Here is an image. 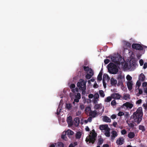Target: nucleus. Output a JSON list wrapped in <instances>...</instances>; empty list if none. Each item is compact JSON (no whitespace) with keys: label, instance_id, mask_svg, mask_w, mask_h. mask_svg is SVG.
Wrapping results in <instances>:
<instances>
[{"label":"nucleus","instance_id":"nucleus-1","mask_svg":"<svg viewBox=\"0 0 147 147\" xmlns=\"http://www.w3.org/2000/svg\"><path fill=\"white\" fill-rule=\"evenodd\" d=\"M143 115L142 108L140 107L137 109L136 111L133 113L131 117H133L134 121L138 124L140 123L142 120Z\"/></svg>","mask_w":147,"mask_h":147},{"label":"nucleus","instance_id":"nucleus-2","mask_svg":"<svg viewBox=\"0 0 147 147\" xmlns=\"http://www.w3.org/2000/svg\"><path fill=\"white\" fill-rule=\"evenodd\" d=\"M109 72L112 74H115L118 72V69L117 65L112 63H110L107 65Z\"/></svg>","mask_w":147,"mask_h":147},{"label":"nucleus","instance_id":"nucleus-3","mask_svg":"<svg viewBox=\"0 0 147 147\" xmlns=\"http://www.w3.org/2000/svg\"><path fill=\"white\" fill-rule=\"evenodd\" d=\"M92 131H93L94 132L92 133V135L89 136L88 137H87L86 138V141L88 144L90 143L93 144L96 140L97 134L95 132L94 129Z\"/></svg>","mask_w":147,"mask_h":147},{"label":"nucleus","instance_id":"nucleus-4","mask_svg":"<svg viewBox=\"0 0 147 147\" xmlns=\"http://www.w3.org/2000/svg\"><path fill=\"white\" fill-rule=\"evenodd\" d=\"M87 81L84 82V80L81 79L80 82L77 83V86L79 88L80 90L84 91L86 89V83Z\"/></svg>","mask_w":147,"mask_h":147},{"label":"nucleus","instance_id":"nucleus-5","mask_svg":"<svg viewBox=\"0 0 147 147\" xmlns=\"http://www.w3.org/2000/svg\"><path fill=\"white\" fill-rule=\"evenodd\" d=\"M132 48L139 50H142L143 47L141 45L138 43L133 44L132 45Z\"/></svg>","mask_w":147,"mask_h":147},{"label":"nucleus","instance_id":"nucleus-6","mask_svg":"<svg viewBox=\"0 0 147 147\" xmlns=\"http://www.w3.org/2000/svg\"><path fill=\"white\" fill-rule=\"evenodd\" d=\"M136 64L135 62L130 61L128 65V68L130 70H133L135 68Z\"/></svg>","mask_w":147,"mask_h":147},{"label":"nucleus","instance_id":"nucleus-7","mask_svg":"<svg viewBox=\"0 0 147 147\" xmlns=\"http://www.w3.org/2000/svg\"><path fill=\"white\" fill-rule=\"evenodd\" d=\"M124 139L123 137H120L118 138L116 141V143L117 145H121L124 143Z\"/></svg>","mask_w":147,"mask_h":147},{"label":"nucleus","instance_id":"nucleus-8","mask_svg":"<svg viewBox=\"0 0 147 147\" xmlns=\"http://www.w3.org/2000/svg\"><path fill=\"white\" fill-rule=\"evenodd\" d=\"M111 96L112 98L115 99H119L121 96L120 94L115 93L112 94Z\"/></svg>","mask_w":147,"mask_h":147},{"label":"nucleus","instance_id":"nucleus-9","mask_svg":"<svg viewBox=\"0 0 147 147\" xmlns=\"http://www.w3.org/2000/svg\"><path fill=\"white\" fill-rule=\"evenodd\" d=\"M133 82L132 81H128L127 83V86L129 90H131L132 89Z\"/></svg>","mask_w":147,"mask_h":147},{"label":"nucleus","instance_id":"nucleus-10","mask_svg":"<svg viewBox=\"0 0 147 147\" xmlns=\"http://www.w3.org/2000/svg\"><path fill=\"white\" fill-rule=\"evenodd\" d=\"M67 121L68 125L72 126L73 125L72 119L71 116H70L67 117Z\"/></svg>","mask_w":147,"mask_h":147},{"label":"nucleus","instance_id":"nucleus-11","mask_svg":"<svg viewBox=\"0 0 147 147\" xmlns=\"http://www.w3.org/2000/svg\"><path fill=\"white\" fill-rule=\"evenodd\" d=\"M111 134V139L113 140L117 136L118 134L116 131L115 130L113 131Z\"/></svg>","mask_w":147,"mask_h":147},{"label":"nucleus","instance_id":"nucleus-12","mask_svg":"<svg viewBox=\"0 0 147 147\" xmlns=\"http://www.w3.org/2000/svg\"><path fill=\"white\" fill-rule=\"evenodd\" d=\"M97 114V113L95 110L91 111L89 113V115L92 118L95 117Z\"/></svg>","mask_w":147,"mask_h":147},{"label":"nucleus","instance_id":"nucleus-13","mask_svg":"<svg viewBox=\"0 0 147 147\" xmlns=\"http://www.w3.org/2000/svg\"><path fill=\"white\" fill-rule=\"evenodd\" d=\"M100 130H105L106 131L109 128L107 125H100L99 127Z\"/></svg>","mask_w":147,"mask_h":147},{"label":"nucleus","instance_id":"nucleus-14","mask_svg":"<svg viewBox=\"0 0 147 147\" xmlns=\"http://www.w3.org/2000/svg\"><path fill=\"white\" fill-rule=\"evenodd\" d=\"M123 106L126 107L127 108L131 109L133 107V105L132 104L129 102H127L124 103Z\"/></svg>","mask_w":147,"mask_h":147},{"label":"nucleus","instance_id":"nucleus-15","mask_svg":"<svg viewBox=\"0 0 147 147\" xmlns=\"http://www.w3.org/2000/svg\"><path fill=\"white\" fill-rule=\"evenodd\" d=\"M65 132H66V134H67L69 138H71L74 133V132L73 131L69 129L67 130L66 131H65Z\"/></svg>","mask_w":147,"mask_h":147},{"label":"nucleus","instance_id":"nucleus-16","mask_svg":"<svg viewBox=\"0 0 147 147\" xmlns=\"http://www.w3.org/2000/svg\"><path fill=\"white\" fill-rule=\"evenodd\" d=\"M138 79L139 81L143 82L145 79V76L143 73H141L139 76Z\"/></svg>","mask_w":147,"mask_h":147},{"label":"nucleus","instance_id":"nucleus-17","mask_svg":"<svg viewBox=\"0 0 147 147\" xmlns=\"http://www.w3.org/2000/svg\"><path fill=\"white\" fill-rule=\"evenodd\" d=\"M104 142V140L101 137L99 138L98 141L97 143V146L96 147H100V145L102 144Z\"/></svg>","mask_w":147,"mask_h":147},{"label":"nucleus","instance_id":"nucleus-18","mask_svg":"<svg viewBox=\"0 0 147 147\" xmlns=\"http://www.w3.org/2000/svg\"><path fill=\"white\" fill-rule=\"evenodd\" d=\"M66 132H63L61 135V138L64 140L67 141V138L66 136Z\"/></svg>","mask_w":147,"mask_h":147},{"label":"nucleus","instance_id":"nucleus-19","mask_svg":"<svg viewBox=\"0 0 147 147\" xmlns=\"http://www.w3.org/2000/svg\"><path fill=\"white\" fill-rule=\"evenodd\" d=\"M135 136V134L134 132H130L128 134V136L129 138H133Z\"/></svg>","mask_w":147,"mask_h":147},{"label":"nucleus","instance_id":"nucleus-20","mask_svg":"<svg viewBox=\"0 0 147 147\" xmlns=\"http://www.w3.org/2000/svg\"><path fill=\"white\" fill-rule=\"evenodd\" d=\"M117 83V81L116 80L112 77L111 79V84L112 85H116Z\"/></svg>","mask_w":147,"mask_h":147},{"label":"nucleus","instance_id":"nucleus-21","mask_svg":"<svg viewBox=\"0 0 147 147\" xmlns=\"http://www.w3.org/2000/svg\"><path fill=\"white\" fill-rule=\"evenodd\" d=\"M123 99L125 100H128L130 98V95L129 94H126L123 95Z\"/></svg>","mask_w":147,"mask_h":147},{"label":"nucleus","instance_id":"nucleus-22","mask_svg":"<svg viewBox=\"0 0 147 147\" xmlns=\"http://www.w3.org/2000/svg\"><path fill=\"white\" fill-rule=\"evenodd\" d=\"M124 76L123 75L122 73H120L118 75L117 78V79L124 80Z\"/></svg>","mask_w":147,"mask_h":147},{"label":"nucleus","instance_id":"nucleus-23","mask_svg":"<svg viewBox=\"0 0 147 147\" xmlns=\"http://www.w3.org/2000/svg\"><path fill=\"white\" fill-rule=\"evenodd\" d=\"M103 121L107 122L110 123L111 122V119L108 117L105 116H104L103 118Z\"/></svg>","mask_w":147,"mask_h":147},{"label":"nucleus","instance_id":"nucleus-24","mask_svg":"<svg viewBox=\"0 0 147 147\" xmlns=\"http://www.w3.org/2000/svg\"><path fill=\"white\" fill-rule=\"evenodd\" d=\"M102 72L101 71L99 73L97 77V80L100 81L102 80Z\"/></svg>","mask_w":147,"mask_h":147},{"label":"nucleus","instance_id":"nucleus-25","mask_svg":"<svg viewBox=\"0 0 147 147\" xmlns=\"http://www.w3.org/2000/svg\"><path fill=\"white\" fill-rule=\"evenodd\" d=\"M111 59L112 62L116 63H118L117 62V61H118V60H117V57H112L111 58Z\"/></svg>","mask_w":147,"mask_h":147},{"label":"nucleus","instance_id":"nucleus-26","mask_svg":"<svg viewBox=\"0 0 147 147\" xmlns=\"http://www.w3.org/2000/svg\"><path fill=\"white\" fill-rule=\"evenodd\" d=\"M124 44L125 46L128 48H130L131 47V44L128 42L124 41Z\"/></svg>","mask_w":147,"mask_h":147},{"label":"nucleus","instance_id":"nucleus-27","mask_svg":"<svg viewBox=\"0 0 147 147\" xmlns=\"http://www.w3.org/2000/svg\"><path fill=\"white\" fill-rule=\"evenodd\" d=\"M82 134L81 132H77L76 135V138L77 139H80L81 136Z\"/></svg>","mask_w":147,"mask_h":147},{"label":"nucleus","instance_id":"nucleus-28","mask_svg":"<svg viewBox=\"0 0 147 147\" xmlns=\"http://www.w3.org/2000/svg\"><path fill=\"white\" fill-rule=\"evenodd\" d=\"M110 129L109 128V129L107 130L106 131V132H105V136L107 137H109L110 136V132H109Z\"/></svg>","mask_w":147,"mask_h":147},{"label":"nucleus","instance_id":"nucleus-29","mask_svg":"<svg viewBox=\"0 0 147 147\" xmlns=\"http://www.w3.org/2000/svg\"><path fill=\"white\" fill-rule=\"evenodd\" d=\"M118 81V83L117 84L118 86L121 85L123 84V83L124 81V80H120L117 79Z\"/></svg>","mask_w":147,"mask_h":147},{"label":"nucleus","instance_id":"nucleus-30","mask_svg":"<svg viewBox=\"0 0 147 147\" xmlns=\"http://www.w3.org/2000/svg\"><path fill=\"white\" fill-rule=\"evenodd\" d=\"M138 90L139 92L136 94V95L137 96H140V94H141L142 93L143 90L142 89L140 88H138Z\"/></svg>","mask_w":147,"mask_h":147},{"label":"nucleus","instance_id":"nucleus-31","mask_svg":"<svg viewBox=\"0 0 147 147\" xmlns=\"http://www.w3.org/2000/svg\"><path fill=\"white\" fill-rule=\"evenodd\" d=\"M139 129L142 130L143 132L144 131L146 130L144 127L142 125H139Z\"/></svg>","mask_w":147,"mask_h":147},{"label":"nucleus","instance_id":"nucleus-32","mask_svg":"<svg viewBox=\"0 0 147 147\" xmlns=\"http://www.w3.org/2000/svg\"><path fill=\"white\" fill-rule=\"evenodd\" d=\"M112 98L111 96L107 97V98H105V102H109L112 99Z\"/></svg>","mask_w":147,"mask_h":147},{"label":"nucleus","instance_id":"nucleus-33","mask_svg":"<svg viewBox=\"0 0 147 147\" xmlns=\"http://www.w3.org/2000/svg\"><path fill=\"white\" fill-rule=\"evenodd\" d=\"M94 108L95 109H101L102 107L100 105L96 104L94 106Z\"/></svg>","mask_w":147,"mask_h":147},{"label":"nucleus","instance_id":"nucleus-34","mask_svg":"<svg viewBox=\"0 0 147 147\" xmlns=\"http://www.w3.org/2000/svg\"><path fill=\"white\" fill-rule=\"evenodd\" d=\"M99 93L100 96L102 97H104L105 96V94L104 91L102 90H100L99 91Z\"/></svg>","mask_w":147,"mask_h":147},{"label":"nucleus","instance_id":"nucleus-35","mask_svg":"<svg viewBox=\"0 0 147 147\" xmlns=\"http://www.w3.org/2000/svg\"><path fill=\"white\" fill-rule=\"evenodd\" d=\"M77 145V142H75L73 143H71L70 144L68 147H74Z\"/></svg>","mask_w":147,"mask_h":147},{"label":"nucleus","instance_id":"nucleus-36","mask_svg":"<svg viewBox=\"0 0 147 147\" xmlns=\"http://www.w3.org/2000/svg\"><path fill=\"white\" fill-rule=\"evenodd\" d=\"M74 102H73V104L74 105H75L76 104L75 103V102H79V99L78 98H76L74 99ZM76 107H77L78 106V104H76Z\"/></svg>","mask_w":147,"mask_h":147},{"label":"nucleus","instance_id":"nucleus-37","mask_svg":"<svg viewBox=\"0 0 147 147\" xmlns=\"http://www.w3.org/2000/svg\"><path fill=\"white\" fill-rule=\"evenodd\" d=\"M85 112L86 113H87L88 112H90L91 110V108L90 107H87L85 109Z\"/></svg>","mask_w":147,"mask_h":147},{"label":"nucleus","instance_id":"nucleus-38","mask_svg":"<svg viewBox=\"0 0 147 147\" xmlns=\"http://www.w3.org/2000/svg\"><path fill=\"white\" fill-rule=\"evenodd\" d=\"M74 121L77 124H79L80 123V119L78 117L75 118L74 119Z\"/></svg>","mask_w":147,"mask_h":147},{"label":"nucleus","instance_id":"nucleus-39","mask_svg":"<svg viewBox=\"0 0 147 147\" xmlns=\"http://www.w3.org/2000/svg\"><path fill=\"white\" fill-rule=\"evenodd\" d=\"M57 146L58 147H64V144L62 142H58L57 143Z\"/></svg>","mask_w":147,"mask_h":147},{"label":"nucleus","instance_id":"nucleus-40","mask_svg":"<svg viewBox=\"0 0 147 147\" xmlns=\"http://www.w3.org/2000/svg\"><path fill=\"white\" fill-rule=\"evenodd\" d=\"M92 76L89 74H87L85 76L86 78L87 79H90Z\"/></svg>","mask_w":147,"mask_h":147},{"label":"nucleus","instance_id":"nucleus-41","mask_svg":"<svg viewBox=\"0 0 147 147\" xmlns=\"http://www.w3.org/2000/svg\"><path fill=\"white\" fill-rule=\"evenodd\" d=\"M88 71H89V74L90 75L92 76L93 75L94 73L92 69L91 68H89V70Z\"/></svg>","mask_w":147,"mask_h":147},{"label":"nucleus","instance_id":"nucleus-42","mask_svg":"<svg viewBox=\"0 0 147 147\" xmlns=\"http://www.w3.org/2000/svg\"><path fill=\"white\" fill-rule=\"evenodd\" d=\"M72 105L71 104H66V107L68 109H70Z\"/></svg>","mask_w":147,"mask_h":147},{"label":"nucleus","instance_id":"nucleus-43","mask_svg":"<svg viewBox=\"0 0 147 147\" xmlns=\"http://www.w3.org/2000/svg\"><path fill=\"white\" fill-rule=\"evenodd\" d=\"M94 97V99H98L99 98V95L98 93L95 94Z\"/></svg>","mask_w":147,"mask_h":147},{"label":"nucleus","instance_id":"nucleus-44","mask_svg":"<svg viewBox=\"0 0 147 147\" xmlns=\"http://www.w3.org/2000/svg\"><path fill=\"white\" fill-rule=\"evenodd\" d=\"M127 124L128 125V126L129 127H130L131 128H133L134 127V124L132 123H127Z\"/></svg>","mask_w":147,"mask_h":147},{"label":"nucleus","instance_id":"nucleus-45","mask_svg":"<svg viewBox=\"0 0 147 147\" xmlns=\"http://www.w3.org/2000/svg\"><path fill=\"white\" fill-rule=\"evenodd\" d=\"M126 79L129 81H130L132 79V77L129 75H128L126 76Z\"/></svg>","mask_w":147,"mask_h":147},{"label":"nucleus","instance_id":"nucleus-46","mask_svg":"<svg viewBox=\"0 0 147 147\" xmlns=\"http://www.w3.org/2000/svg\"><path fill=\"white\" fill-rule=\"evenodd\" d=\"M121 133L122 135H125L127 133V131L125 129H123L121 131Z\"/></svg>","mask_w":147,"mask_h":147},{"label":"nucleus","instance_id":"nucleus-47","mask_svg":"<svg viewBox=\"0 0 147 147\" xmlns=\"http://www.w3.org/2000/svg\"><path fill=\"white\" fill-rule=\"evenodd\" d=\"M121 59L122 58L121 56H120L119 57H117V60H118V61H117V62H118V63H117V64H119L120 63Z\"/></svg>","mask_w":147,"mask_h":147},{"label":"nucleus","instance_id":"nucleus-48","mask_svg":"<svg viewBox=\"0 0 147 147\" xmlns=\"http://www.w3.org/2000/svg\"><path fill=\"white\" fill-rule=\"evenodd\" d=\"M75 97L77 98L80 99L81 98V95L80 93H78Z\"/></svg>","mask_w":147,"mask_h":147},{"label":"nucleus","instance_id":"nucleus-49","mask_svg":"<svg viewBox=\"0 0 147 147\" xmlns=\"http://www.w3.org/2000/svg\"><path fill=\"white\" fill-rule=\"evenodd\" d=\"M102 82L103 86L105 88L106 87V83L105 80H104V78H103L102 79Z\"/></svg>","mask_w":147,"mask_h":147},{"label":"nucleus","instance_id":"nucleus-50","mask_svg":"<svg viewBox=\"0 0 147 147\" xmlns=\"http://www.w3.org/2000/svg\"><path fill=\"white\" fill-rule=\"evenodd\" d=\"M124 113L121 111H119L118 113V115L119 116H121L124 115Z\"/></svg>","mask_w":147,"mask_h":147},{"label":"nucleus","instance_id":"nucleus-51","mask_svg":"<svg viewBox=\"0 0 147 147\" xmlns=\"http://www.w3.org/2000/svg\"><path fill=\"white\" fill-rule=\"evenodd\" d=\"M141 85V83L140 82V81H138L136 83V85L137 86H138V88H139L140 86Z\"/></svg>","mask_w":147,"mask_h":147},{"label":"nucleus","instance_id":"nucleus-52","mask_svg":"<svg viewBox=\"0 0 147 147\" xmlns=\"http://www.w3.org/2000/svg\"><path fill=\"white\" fill-rule=\"evenodd\" d=\"M59 106L60 105H59V107L57 109V115H59L60 114V113L61 112V109H59Z\"/></svg>","mask_w":147,"mask_h":147},{"label":"nucleus","instance_id":"nucleus-53","mask_svg":"<svg viewBox=\"0 0 147 147\" xmlns=\"http://www.w3.org/2000/svg\"><path fill=\"white\" fill-rule=\"evenodd\" d=\"M84 70L85 71H88L89 70V68L88 66H84L83 67Z\"/></svg>","mask_w":147,"mask_h":147},{"label":"nucleus","instance_id":"nucleus-54","mask_svg":"<svg viewBox=\"0 0 147 147\" xmlns=\"http://www.w3.org/2000/svg\"><path fill=\"white\" fill-rule=\"evenodd\" d=\"M107 78V79H109V76L107 74H104L103 76V78L104 80H105V79Z\"/></svg>","mask_w":147,"mask_h":147},{"label":"nucleus","instance_id":"nucleus-55","mask_svg":"<svg viewBox=\"0 0 147 147\" xmlns=\"http://www.w3.org/2000/svg\"><path fill=\"white\" fill-rule=\"evenodd\" d=\"M116 104V102L115 100H112L111 103V104L112 105L114 106Z\"/></svg>","mask_w":147,"mask_h":147},{"label":"nucleus","instance_id":"nucleus-56","mask_svg":"<svg viewBox=\"0 0 147 147\" xmlns=\"http://www.w3.org/2000/svg\"><path fill=\"white\" fill-rule=\"evenodd\" d=\"M142 102V100L141 99H140L136 101V104H140Z\"/></svg>","mask_w":147,"mask_h":147},{"label":"nucleus","instance_id":"nucleus-57","mask_svg":"<svg viewBox=\"0 0 147 147\" xmlns=\"http://www.w3.org/2000/svg\"><path fill=\"white\" fill-rule=\"evenodd\" d=\"M139 63L140 66H142L144 64V61L142 59H141L140 60Z\"/></svg>","mask_w":147,"mask_h":147},{"label":"nucleus","instance_id":"nucleus-58","mask_svg":"<svg viewBox=\"0 0 147 147\" xmlns=\"http://www.w3.org/2000/svg\"><path fill=\"white\" fill-rule=\"evenodd\" d=\"M84 105L83 104H81L80 105V108L81 109V110H82L84 109Z\"/></svg>","mask_w":147,"mask_h":147},{"label":"nucleus","instance_id":"nucleus-59","mask_svg":"<svg viewBox=\"0 0 147 147\" xmlns=\"http://www.w3.org/2000/svg\"><path fill=\"white\" fill-rule=\"evenodd\" d=\"M112 119H115L116 118V115L115 114L112 115L111 117Z\"/></svg>","mask_w":147,"mask_h":147},{"label":"nucleus","instance_id":"nucleus-60","mask_svg":"<svg viewBox=\"0 0 147 147\" xmlns=\"http://www.w3.org/2000/svg\"><path fill=\"white\" fill-rule=\"evenodd\" d=\"M75 87V85L74 84H72L70 86L71 89L74 88Z\"/></svg>","mask_w":147,"mask_h":147},{"label":"nucleus","instance_id":"nucleus-61","mask_svg":"<svg viewBox=\"0 0 147 147\" xmlns=\"http://www.w3.org/2000/svg\"><path fill=\"white\" fill-rule=\"evenodd\" d=\"M109 60L107 59H105L104 60V63L106 64H108L109 62Z\"/></svg>","mask_w":147,"mask_h":147},{"label":"nucleus","instance_id":"nucleus-62","mask_svg":"<svg viewBox=\"0 0 147 147\" xmlns=\"http://www.w3.org/2000/svg\"><path fill=\"white\" fill-rule=\"evenodd\" d=\"M88 97L90 98H92L94 97V95L92 94H90L88 95Z\"/></svg>","mask_w":147,"mask_h":147},{"label":"nucleus","instance_id":"nucleus-63","mask_svg":"<svg viewBox=\"0 0 147 147\" xmlns=\"http://www.w3.org/2000/svg\"><path fill=\"white\" fill-rule=\"evenodd\" d=\"M147 85V83L146 82H144L142 84V86L143 87H146Z\"/></svg>","mask_w":147,"mask_h":147},{"label":"nucleus","instance_id":"nucleus-64","mask_svg":"<svg viewBox=\"0 0 147 147\" xmlns=\"http://www.w3.org/2000/svg\"><path fill=\"white\" fill-rule=\"evenodd\" d=\"M147 67V63H145L144 64L143 66V68L144 69H146Z\"/></svg>","mask_w":147,"mask_h":147}]
</instances>
